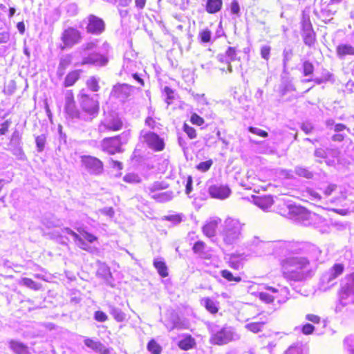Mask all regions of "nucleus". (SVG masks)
Wrapping results in <instances>:
<instances>
[{
	"label": "nucleus",
	"mask_w": 354,
	"mask_h": 354,
	"mask_svg": "<svg viewBox=\"0 0 354 354\" xmlns=\"http://www.w3.org/2000/svg\"><path fill=\"white\" fill-rule=\"evenodd\" d=\"M221 222V219L218 217L210 218L202 228L203 234L209 238L214 237L217 227Z\"/></svg>",
	"instance_id": "20"
},
{
	"label": "nucleus",
	"mask_w": 354,
	"mask_h": 354,
	"mask_svg": "<svg viewBox=\"0 0 354 354\" xmlns=\"http://www.w3.org/2000/svg\"><path fill=\"white\" fill-rule=\"evenodd\" d=\"M84 344L95 352L101 354H109V350L106 348L100 342L95 341L91 338L86 337L84 340Z\"/></svg>",
	"instance_id": "21"
},
{
	"label": "nucleus",
	"mask_w": 354,
	"mask_h": 354,
	"mask_svg": "<svg viewBox=\"0 0 354 354\" xmlns=\"http://www.w3.org/2000/svg\"><path fill=\"white\" fill-rule=\"evenodd\" d=\"M99 81V78L93 76L88 79L86 85L91 91L97 92L100 89Z\"/></svg>",
	"instance_id": "37"
},
{
	"label": "nucleus",
	"mask_w": 354,
	"mask_h": 354,
	"mask_svg": "<svg viewBox=\"0 0 354 354\" xmlns=\"http://www.w3.org/2000/svg\"><path fill=\"white\" fill-rule=\"evenodd\" d=\"M77 100L82 111L93 118L97 116L100 109L98 95H89L82 89L77 95Z\"/></svg>",
	"instance_id": "3"
},
{
	"label": "nucleus",
	"mask_w": 354,
	"mask_h": 354,
	"mask_svg": "<svg viewBox=\"0 0 354 354\" xmlns=\"http://www.w3.org/2000/svg\"><path fill=\"white\" fill-rule=\"evenodd\" d=\"M140 139L141 142L146 143L149 148L154 151H160L165 147L163 140L153 132L142 130L140 133Z\"/></svg>",
	"instance_id": "11"
},
{
	"label": "nucleus",
	"mask_w": 354,
	"mask_h": 354,
	"mask_svg": "<svg viewBox=\"0 0 354 354\" xmlns=\"http://www.w3.org/2000/svg\"><path fill=\"white\" fill-rule=\"evenodd\" d=\"M344 343L348 347L351 354H354V337H348L344 339Z\"/></svg>",
	"instance_id": "58"
},
{
	"label": "nucleus",
	"mask_w": 354,
	"mask_h": 354,
	"mask_svg": "<svg viewBox=\"0 0 354 354\" xmlns=\"http://www.w3.org/2000/svg\"><path fill=\"white\" fill-rule=\"evenodd\" d=\"M110 314L118 322H123L126 318V315L119 308L111 306L109 310Z\"/></svg>",
	"instance_id": "32"
},
{
	"label": "nucleus",
	"mask_w": 354,
	"mask_h": 354,
	"mask_svg": "<svg viewBox=\"0 0 354 354\" xmlns=\"http://www.w3.org/2000/svg\"><path fill=\"white\" fill-rule=\"evenodd\" d=\"M109 49V44L104 42L101 47L102 53L95 52L84 56L81 65L91 64L100 67L106 66L109 62V57L107 56Z\"/></svg>",
	"instance_id": "5"
},
{
	"label": "nucleus",
	"mask_w": 354,
	"mask_h": 354,
	"mask_svg": "<svg viewBox=\"0 0 354 354\" xmlns=\"http://www.w3.org/2000/svg\"><path fill=\"white\" fill-rule=\"evenodd\" d=\"M302 37L306 45L311 46L315 41V33L313 30L302 32Z\"/></svg>",
	"instance_id": "29"
},
{
	"label": "nucleus",
	"mask_w": 354,
	"mask_h": 354,
	"mask_svg": "<svg viewBox=\"0 0 354 354\" xmlns=\"http://www.w3.org/2000/svg\"><path fill=\"white\" fill-rule=\"evenodd\" d=\"M223 6V0H207L206 11L209 14L219 12Z\"/></svg>",
	"instance_id": "25"
},
{
	"label": "nucleus",
	"mask_w": 354,
	"mask_h": 354,
	"mask_svg": "<svg viewBox=\"0 0 354 354\" xmlns=\"http://www.w3.org/2000/svg\"><path fill=\"white\" fill-rule=\"evenodd\" d=\"M302 32L313 30V26L308 15H303L301 20Z\"/></svg>",
	"instance_id": "45"
},
{
	"label": "nucleus",
	"mask_w": 354,
	"mask_h": 354,
	"mask_svg": "<svg viewBox=\"0 0 354 354\" xmlns=\"http://www.w3.org/2000/svg\"><path fill=\"white\" fill-rule=\"evenodd\" d=\"M274 201L270 196L257 197L254 199V203L263 211H267L273 205Z\"/></svg>",
	"instance_id": "23"
},
{
	"label": "nucleus",
	"mask_w": 354,
	"mask_h": 354,
	"mask_svg": "<svg viewBox=\"0 0 354 354\" xmlns=\"http://www.w3.org/2000/svg\"><path fill=\"white\" fill-rule=\"evenodd\" d=\"M240 336L236 333L231 327H225L214 333L211 341L214 344L223 345L229 343L231 341L239 339Z\"/></svg>",
	"instance_id": "10"
},
{
	"label": "nucleus",
	"mask_w": 354,
	"mask_h": 354,
	"mask_svg": "<svg viewBox=\"0 0 354 354\" xmlns=\"http://www.w3.org/2000/svg\"><path fill=\"white\" fill-rule=\"evenodd\" d=\"M164 189L162 186V184L159 182H156L151 186H149L145 188L146 192H147L149 195H152L156 193V191Z\"/></svg>",
	"instance_id": "46"
},
{
	"label": "nucleus",
	"mask_w": 354,
	"mask_h": 354,
	"mask_svg": "<svg viewBox=\"0 0 354 354\" xmlns=\"http://www.w3.org/2000/svg\"><path fill=\"white\" fill-rule=\"evenodd\" d=\"M79 232H80V236L83 239H86L88 243H93V241H95V240H97V237L95 236H94L93 234L86 232V231H84V230H78Z\"/></svg>",
	"instance_id": "48"
},
{
	"label": "nucleus",
	"mask_w": 354,
	"mask_h": 354,
	"mask_svg": "<svg viewBox=\"0 0 354 354\" xmlns=\"http://www.w3.org/2000/svg\"><path fill=\"white\" fill-rule=\"evenodd\" d=\"M295 172L297 175L306 178L307 179H310L313 177V173L310 171L306 168L302 167H295Z\"/></svg>",
	"instance_id": "38"
},
{
	"label": "nucleus",
	"mask_w": 354,
	"mask_h": 354,
	"mask_svg": "<svg viewBox=\"0 0 354 354\" xmlns=\"http://www.w3.org/2000/svg\"><path fill=\"white\" fill-rule=\"evenodd\" d=\"M79 79V73L77 71H73L69 73L64 80V86L66 87L73 85L76 81Z\"/></svg>",
	"instance_id": "36"
},
{
	"label": "nucleus",
	"mask_w": 354,
	"mask_h": 354,
	"mask_svg": "<svg viewBox=\"0 0 354 354\" xmlns=\"http://www.w3.org/2000/svg\"><path fill=\"white\" fill-rule=\"evenodd\" d=\"M221 276L227 279L228 281L240 282L241 278L240 277H234L232 273L227 270H223L221 272Z\"/></svg>",
	"instance_id": "42"
},
{
	"label": "nucleus",
	"mask_w": 354,
	"mask_h": 354,
	"mask_svg": "<svg viewBox=\"0 0 354 354\" xmlns=\"http://www.w3.org/2000/svg\"><path fill=\"white\" fill-rule=\"evenodd\" d=\"M64 111L71 118H77L80 117V112L77 109L73 94L70 90L66 91L65 93Z\"/></svg>",
	"instance_id": "16"
},
{
	"label": "nucleus",
	"mask_w": 354,
	"mask_h": 354,
	"mask_svg": "<svg viewBox=\"0 0 354 354\" xmlns=\"http://www.w3.org/2000/svg\"><path fill=\"white\" fill-rule=\"evenodd\" d=\"M277 254L281 253L285 257L280 260V268L282 276L287 281H303L313 276V272L309 259L298 255L301 248L294 243L279 242Z\"/></svg>",
	"instance_id": "1"
},
{
	"label": "nucleus",
	"mask_w": 354,
	"mask_h": 354,
	"mask_svg": "<svg viewBox=\"0 0 354 354\" xmlns=\"http://www.w3.org/2000/svg\"><path fill=\"white\" fill-rule=\"evenodd\" d=\"M302 72L304 76L312 75L314 72V66L309 61L304 62L302 64Z\"/></svg>",
	"instance_id": "40"
},
{
	"label": "nucleus",
	"mask_w": 354,
	"mask_h": 354,
	"mask_svg": "<svg viewBox=\"0 0 354 354\" xmlns=\"http://www.w3.org/2000/svg\"><path fill=\"white\" fill-rule=\"evenodd\" d=\"M211 35H212L211 31L207 29H205V30H202L199 33V37L201 39V41L207 43V42L210 41Z\"/></svg>",
	"instance_id": "52"
},
{
	"label": "nucleus",
	"mask_w": 354,
	"mask_h": 354,
	"mask_svg": "<svg viewBox=\"0 0 354 354\" xmlns=\"http://www.w3.org/2000/svg\"><path fill=\"white\" fill-rule=\"evenodd\" d=\"M248 130L252 133L256 134L263 138H267L268 136V133L266 131L257 127H250Z\"/></svg>",
	"instance_id": "53"
},
{
	"label": "nucleus",
	"mask_w": 354,
	"mask_h": 354,
	"mask_svg": "<svg viewBox=\"0 0 354 354\" xmlns=\"http://www.w3.org/2000/svg\"><path fill=\"white\" fill-rule=\"evenodd\" d=\"M225 53L227 55V58L229 62L227 71L231 73H232V66L231 65V62L236 59V50L234 47H228Z\"/></svg>",
	"instance_id": "30"
},
{
	"label": "nucleus",
	"mask_w": 354,
	"mask_h": 354,
	"mask_svg": "<svg viewBox=\"0 0 354 354\" xmlns=\"http://www.w3.org/2000/svg\"><path fill=\"white\" fill-rule=\"evenodd\" d=\"M247 244L250 250H253L258 255L269 254L271 250H273L274 252L277 253L279 250V248H277L279 243L274 244L270 242H264L257 236L248 241Z\"/></svg>",
	"instance_id": "9"
},
{
	"label": "nucleus",
	"mask_w": 354,
	"mask_h": 354,
	"mask_svg": "<svg viewBox=\"0 0 354 354\" xmlns=\"http://www.w3.org/2000/svg\"><path fill=\"white\" fill-rule=\"evenodd\" d=\"M71 57L70 55H66L64 57H62L60 59L59 68L65 69L71 63Z\"/></svg>",
	"instance_id": "63"
},
{
	"label": "nucleus",
	"mask_w": 354,
	"mask_h": 354,
	"mask_svg": "<svg viewBox=\"0 0 354 354\" xmlns=\"http://www.w3.org/2000/svg\"><path fill=\"white\" fill-rule=\"evenodd\" d=\"M205 247V244L204 242L198 241L195 243L193 246V251L195 253L201 254L203 252Z\"/></svg>",
	"instance_id": "59"
},
{
	"label": "nucleus",
	"mask_w": 354,
	"mask_h": 354,
	"mask_svg": "<svg viewBox=\"0 0 354 354\" xmlns=\"http://www.w3.org/2000/svg\"><path fill=\"white\" fill-rule=\"evenodd\" d=\"M194 344V339L191 336H188L179 342L178 346L181 349L187 351L193 348Z\"/></svg>",
	"instance_id": "34"
},
{
	"label": "nucleus",
	"mask_w": 354,
	"mask_h": 354,
	"mask_svg": "<svg viewBox=\"0 0 354 354\" xmlns=\"http://www.w3.org/2000/svg\"><path fill=\"white\" fill-rule=\"evenodd\" d=\"M201 303L205 308L212 314H215L218 312V306L217 303L213 299L209 297L203 298L201 301Z\"/></svg>",
	"instance_id": "26"
},
{
	"label": "nucleus",
	"mask_w": 354,
	"mask_h": 354,
	"mask_svg": "<svg viewBox=\"0 0 354 354\" xmlns=\"http://www.w3.org/2000/svg\"><path fill=\"white\" fill-rule=\"evenodd\" d=\"M212 165V160H211L201 162L197 165V169L202 171H207L209 169Z\"/></svg>",
	"instance_id": "54"
},
{
	"label": "nucleus",
	"mask_w": 354,
	"mask_h": 354,
	"mask_svg": "<svg viewBox=\"0 0 354 354\" xmlns=\"http://www.w3.org/2000/svg\"><path fill=\"white\" fill-rule=\"evenodd\" d=\"M333 75L330 73H328V77H317V78H315V79H307V80H303L304 82H310V81H313L315 82L317 84H321L324 82H326L327 81H330L331 77H332Z\"/></svg>",
	"instance_id": "50"
},
{
	"label": "nucleus",
	"mask_w": 354,
	"mask_h": 354,
	"mask_svg": "<svg viewBox=\"0 0 354 354\" xmlns=\"http://www.w3.org/2000/svg\"><path fill=\"white\" fill-rule=\"evenodd\" d=\"M20 284L34 290H38L41 288V285L38 283L30 278L24 277L20 281Z\"/></svg>",
	"instance_id": "31"
},
{
	"label": "nucleus",
	"mask_w": 354,
	"mask_h": 354,
	"mask_svg": "<svg viewBox=\"0 0 354 354\" xmlns=\"http://www.w3.org/2000/svg\"><path fill=\"white\" fill-rule=\"evenodd\" d=\"M266 290L274 294L271 295L268 292L259 293V298L267 304L272 302L274 299H277L279 303H283L288 298V289L286 287H281L280 289H277L271 286H266Z\"/></svg>",
	"instance_id": "7"
},
{
	"label": "nucleus",
	"mask_w": 354,
	"mask_h": 354,
	"mask_svg": "<svg viewBox=\"0 0 354 354\" xmlns=\"http://www.w3.org/2000/svg\"><path fill=\"white\" fill-rule=\"evenodd\" d=\"M264 324L265 323L263 322H251L245 324V328L254 333H257L262 330Z\"/></svg>",
	"instance_id": "35"
},
{
	"label": "nucleus",
	"mask_w": 354,
	"mask_h": 354,
	"mask_svg": "<svg viewBox=\"0 0 354 354\" xmlns=\"http://www.w3.org/2000/svg\"><path fill=\"white\" fill-rule=\"evenodd\" d=\"M46 138L45 135H44V134H41V135L36 137L35 142H36L37 151L39 152H41L42 151H44L45 145H46Z\"/></svg>",
	"instance_id": "43"
},
{
	"label": "nucleus",
	"mask_w": 354,
	"mask_h": 354,
	"mask_svg": "<svg viewBox=\"0 0 354 354\" xmlns=\"http://www.w3.org/2000/svg\"><path fill=\"white\" fill-rule=\"evenodd\" d=\"M129 138V131H124L117 136L105 138L101 141V149L109 154L120 153L122 145L128 142Z\"/></svg>",
	"instance_id": "4"
},
{
	"label": "nucleus",
	"mask_w": 354,
	"mask_h": 354,
	"mask_svg": "<svg viewBox=\"0 0 354 354\" xmlns=\"http://www.w3.org/2000/svg\"><path fill=\"white\" fill-rule=\"evenodd\" d=\"M245 223H242L239 219L228 216L223 224L220 231L223 243L225 245H233L243 236V229Z\"/></svg>",
	"instance_id": "2"
},
{
	"label": "nucleus",
	"mask_w": 354,
	"mask_h": 354,
	"mask_svg": "<svg viewBox=\"0 0 354 354\" xmlns=\"http://www.w3.org/2000/svg\"><path fill=\"white\" fill-rule=\"evenodd\" d=\"M190 121L192 124L201 126L204 124L205 120L203 118L197 115L196 113H193L191 115Z\"/></svg>",
	"instance_id": "56"
},
{
	"label": "nucleus",
	"mask_w": 354,
	"mask_h": 354,
	"mask_svg": "<svg viewBox=\"0 0 354 354\" xmlns=\"http://www.w3.org/2000/svg\"><path fill=\"white\" fill-rule=\"evenodd\" d=\"M97 44V40L91 41L84 44L81 46L80 49L84 52H86L87 50H94L96 48Z\"/></svg>",
	"instance_id": "51"
},
{
	"label": "nucleus",
	"mask_w": 354,
	"mask_h": 354,
	"mask_svg": "<svg viewBox=\"0 0 354 354\" xmlns=\"http://www.w3.org/2000/svg\"><path fill=\"white\" fill-rule=\"evenodd\" d=\"M151 196L158 202L162 203L171 200L172 198V193L169 192L156 193L152 194Z\"/></svg>",
	"instance_id": "33"
},
{
	"label": "nucleus",
	"mask_w": 354,
	"mask_h": 354,
	"mask_svg": "<svg viewBox=\"0 0 354 354\" xmlns=\"http://www.w3.org/2000/svg\"><path fill=\"white\" fill-rule=\"evenodd\" d=\"M86 30L88 33L99 35L105 30L104 20L94 15H89L86 17Z\"/></svg>",
	"instance_id": "13"
},
{
	"label": "nucleus",
	"mask_w": 354,
	"mask_h": 354,
	"mask_svg": "<svg viewBox=\"0 0 354 354\" xmlns=\"http://www.w3.org/2000/svg\"><path fill=\"white\" fill-rule=\"evenodd\" d=\"M147 349L152 354H160L162 351L161 346L153 339H151L148 343Z\"/></svg>",
	"instance_id": "39"
},
{
	"label": "nucleus",
	"mask_w": 354,
	"mask_h": 354,
	"mask_svg": "<svg viewBox=\"0 0 354 354\" xmlns=\"http://www.w3.org/2000/svg\"><path fill=\"white\" fill-rule=\"evenodd\" d=\"M292 50L290 48H285L283 51V69L286 70L288 62L292 57Z\"/></svg>",
	"instance_id": "41"
},
{
	"label": "nucleus",
	"mask_w": 354,
	"mask_h": 354,
	"mask_svg": "<svg viewBox=\"0 0 354 354\" xmlns=\"http://www.w3.org/2000/svg\"><path fill=\"white\" fill-rule=\"evenodd\" d=\"M339 299L343 306L354 303V272L348 276L342 283Z\"/></svg>",
	"instance_id": "6"
},
{
	"label": "nucleus",
	"mask_w": 354,
	"mask_h": 354,
	"mask_svg": "<svg viewBox=\"0 0 354 354\" xmlns=\"http://www.w3.org/2000/svg\"><path fill=\"white\" fill-rule=\"evenodd\" d=\"M183 130L190 139H194L196 138L197 134L196 130L187 124H184Z\"/></svg>",
	"instance_id": "49"
},
{
	"label": "nucleus",
	"mask_w": 354,
	"mask_h": 354,
	"mask_svg": "<svg viewBox=\"0 0 354 354\" xmlns=\"http://www.w3.org/2000/svg\"><path fill=\"white\" fill-rule=\"evenodd\" d=\"M74 242L76 245L84 250H88L89 249L88 245L84 241V239L79 235L77 239H76Z\"/></svg>",
	"instance_id": "62"
},
{
	"label": "nucleus",
	"mask_w": 354,
	"mask_h": 354,
	"mask_svg": "<svg viewBox=\"0 0 354 354\" xmlns=\"http://www.w3.org/2000/svg\"><path fill=\"white\" fill-rule=\"evenodd\" d=\"M229 265L232 268L239 270L242 266L241 262L238 260L234 256L230 257Z\"/></svg>",
	"instance_id": "55"
},
{
	"label": "nucleus",
	"mask_w": 354,
	"mask_h": 354,
	"mask_svg": "<svg viewBox=\"0 0 354 354\" xmlns=\"http://www.w3.org/2000/svg\"><path fill=\"white\" fill-rule=\"evenodd\" d=\"M336 53L341 59L346 55H354V46L351 44H339L336 48Z\"/></svg>",
	"instance_id": "24"
},
{
	"label": "nucleus",
	"mask_w": 354,
	"mask_h": 354,
	"mask_svg": "<svg viewBox=\"0 0 354 354\" xmlns=\"http://www.w3.org/2000/svg\"><path fill=\"white\" fill-rule=\"evenodd\" d=\"M153 266L161 277H166L168 276L167 267L162 260L155 259L153 260Z\"/></svg>",
	"instance_id": "27"
},
{
	"label": "nucleus",
	"mask_w": 354,
	"mask_h": 354,
	"mask_svg": "<svg viewBox=\"0 0 354 354\" xmlns=\"http://www.w3.org/2000/svg\"><path fill=\"white\" fill-rule=\"evenodd\" d=\"M62 41L65 47L71 48L82 40V33L77 29L69 27L62 35Z\"/></svg>",
	"instance_id": "14"
},
{
	"label": "nucleus",
	"mask_w": 354,
	"mask_h": 354,
	"mask_svg": "<svg viewBox=\"0 0 354 354\" xmlns=\"http://www.w3.org/2000/svg\"><path fill=\"white\" fill-rule=\"evenodd\" d=\"M80 162L84 169L91 175L100 176L104 173L103 162L95 156H81Z\"/></svg>",
	"instance_id": "8"
},
{
	"label": "nucleus",
	"mask_w": 354,
	"mask_h": 354,
	"mask_svg": "<svg viewBox=\"0 0 354 354\" xmlns=\"http://www.w3.org/2000/svg\"><path fill=\"white\" fill-rule=\"evenodd\" d=\"M314 156L316 158H319L321 159L326 158L327 157V151L322 148H317L315 150Z\"/></svg>",
	"instance_id": "64"
},
{
	"label": "nucleus",
	"mask_w": 354,
	"mask_h": 354,
	"mask_svg": "<svg viewBox=\"0 0 354 354\" xmlns=\"http://www.w3.org/2000/svg\"><path fill=\"white\" fill-rule=\"evenodd\" d=\"M162 221H168L172 223L174 225L179 224L182 221V217L179 214H171L164 216L161 218Z\"/></svg>",
	"instance_id": "44"
},
{
	"label": "nucleus",
	"mask_w": 354,
	"mask_h": 354,
	"mask_svg": "<svg viewBox=\"0 0 354 354\" xmlns=\"http://www.w3.org/2000/svg\"><path fill=\"white\" fill-rule=\"evenodd\" d=\"M271 48L269 46L265 45L261 48V57L266 60H268L270 58Z\"/></svg>",
	"instance_id": "57"
},
{
	"label": "nucleus",
	"mask_w": 354,
	"mask_h": 354,
	"mask_svg": "<svg viewBox=\"0 0 354 354\" xmlns=\"http://www.w3.org/2000/svg\"><path fill=\"white\" fill-rule=\"evenodd\" d=\"M8 149L10 150L14 156L19 160H24L25 154L21 146V136L17 131H15L11 136Z\"/></svg>",
	"instance_id": "15"
},
{
	"label": "nucleus",
	"mask_w": 354,
	"mask_h": 354,
	"mask_svg": "<svg viewBox=\"0 0 354 354\" xmlns=\"http://www.w3.org/2000/svg\"><path fill=\"white\" fill-rule=\"evenodd\" d=\"M344 271V266L342 264H335L328 272L324 274L321 278L323 284L333 286V281Z\"/></svg>",
	"instance_id": "17"
},
{
	"label": "nucleus",
	"mask_w": 354,
	"mask_h": 354,
	"mask_svg": "<svg viewBox=\"0 0 354 354\" xmlns=\"http://www.w3.org/2000/svg\"><path fill=\"white\" fill-rule=\"evenodd\" d=\"M209 193L212 198L224 200L230 195L231 190L227 185H212L209 188Z\"/></svg>",
	"instance_id": "19"
},
{
	"label": "nucleus",
	"mask_w": 354,
	"mask_h": 354,
	"mask_svg": "<svg viewBox=\"0 0 354 354\" xmlns=\"http://www.w3.org/2000/svg\"><path fill=\"white\" fill-rule=\"evenodd\" d=\"M306 193L310 196V199L315 201H319L322 199L321 195L312 189H307Z\"/></svg>",
	"instance_id": "60"
},
{
	"label": "nucleus",
	"mask_w": 354,
	"mask_h": 354,
	"mask_svg": "<svg viewBox=\"0 0 354 354\" xmlns=\"http://www.w3.org/2000/svg\"><path fill=\"white\" fill-rule=\"evenodd\" d=\"M94 318L97 322H104L108 319V316L104 312L97 310L94 314Z\"/></svg>",
	"instance_id": "61"
},
{
	"label": "nucleus",
	"mask_w": 354,
	"mask_h": 354,
	"mask_svg": "<svg viewBox=\"0 0 354 354\" xmlns=\"http://www.w3.org/2000/svg\"><path fill=\"white\" fill-rule=\"evenodd\" d=\"M123 123L121 119L115 114H109L101 121L98 127L100 133L108 131H117L122 128Z\"/></svg>",
	"instance_id": "12"
},
{
	"label": "nucleus",
	"mask_w": 354,
	"mask_h": 354,
	"mask_svg": "<svg viewBox=\"0 0 354 354\" xmlns=\"http://www.w3.org/2000/svg\"><path fill=\"white\" fill-rule=\"evenodd\" d=\"M123 180L128 183H138L140 182V178L135 174H126L123 178Z\"/></svg>",
	"instance_id": "47"
},
{
	"label": "nucleus",
	"mask_w": 354,
	"mask_h": 354,
	"mask_svg": "<svg viewBox=\"0 0 354 354\" xmlns=\"http://www.w3.org/2000/svg\"><path fill=\"white\" fill-rule=\"evenodd\" d=\"M97 275L104 279L106 283H109L111 273L109 268L105 264H101L97 271Z\"/></svg>",
	"instance_id": "28"
},
{
	"label": "nucleus",
	"mask_w": 354,
	"mask_h": 354,
	"mask_svg": "<svg viewBox=\"0 0 354 354\" xmlns=\"http://www.w3.org/2000/svg\"><path fill=\"white\" fill-rule=\"evenodd\" d=\"M9 347L16 354H30L28 346L19 341L10 340Z\"/></svg>",
	"instance_id": "22"
},
{
	"label": "nucleus",
	"mask_w": 354,
	"mask_h": 354,
	"mask_svg": "<svg viewBox=\"0 0 354 354\" xmlns=\"http://www.w3.org/2000/svg\"><path fill=\"white\" fill-rule=\"evenodd\" d=\"M133 86L127 84H117L113 86L111 94L122 101L127 100L132 93Z\"/></svg>",
	"instance_id": "18"
}]
</instances>
